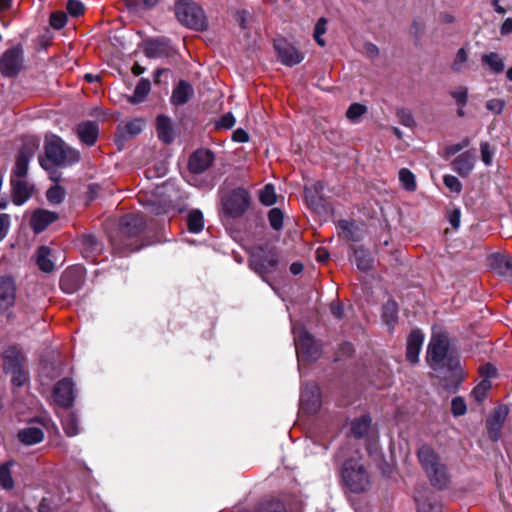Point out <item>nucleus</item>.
I'll use <instances>...</instances> for the list:
<instances>
[{"label": "nucleus", "mask_w": 512, "mask_h": 512, "mask_svg": "<svg viewBox=\"0 0 512 512\" xmlns=\"http://www.w3.org/2000/svg\"><path fill=\"white\" fill-rule=\"evenodd\" d=\"M69 162H48V161H45V162H40L41 166L45 169V170H51V179L54 181V182H58L60 180V176L57 175L56 173V170L58 169H62L64 167H66V165L68 164Z\"/></svg>", "instance_id": "8fccbe9b"}, {"label": "nucleus", "mask_w": 512, "mask_h": 512, "mask_svg": "<svg viewBox=\"0 0 512 512\" xmlns=\"http://www.w3.org/2000/svg\"><path fill=\"white\" fill-rule=\"evenodd\" d=\"M153 164L152 167H148L145 171V175L148 179H154L163 177L166 175L168 168L167 162H151Z\"/></svg>", "instance_id": "c03bdc74"}, {"label": "nucleus", "mask_w": 512, "mask_h": 512, "mask_svg": "<svg viewBox=\"0 0 512 512\" xmlns=\"http://www.w3.org/2000/svg\"><path fill=\"white\" fill-rule=\"evenodd\" d=\"M417 457L431 485L439 490L448 488L450 474L435 450L428 445H422L417 451Z\"/></svg>", "instance_id": "f257e3e1"}, {"label": "nucleus", "mask_w": 512, "mask_h": 512, "mask_svg": "<svg viewBox=\"0 0 512 512\" xmlns=\"http://www.w3.org/2000/svg\"><path fill=\"white\" fill-rule=\"evenodd\" d=\"M274 48L281 63L286 66L297 65L304 59L303 53L285 39L275 40Z\"/></svg>", "instance_id": "9b49d317"}, {"label": "nucleus", "mask_w": 512, "mask_h": 512, "mask_svg": "<svg viewBox=\"0 0 512 512\" xmlns=\"http://www.w3.org/2000/svg\"><path fill=\"white\" fill-rule=\"evenodd\" d=\"M396 116H397L399 122L406 127H412L415 124L413 115L407 109L397 110Z\"/></svg>", "instance_id": "680f3d73"}, {"label": "nucleus", "mask_w": 512, "mask_h": 512, "mask_svg": "<svg viewBox=\"0 0 512 512\" xmlns=\"http://www.w3.org/2000/svg\"><path fill=\"white\" fill-rule=\"evenodd\" d=\"M210 164L211 162H187V168L189 172L188 177L191 176L189 181H191L192 185L200 184L198 178L204 174L206 175L210 168Z\"/></svg>", "instance_id": "72a5a7b5"}, {"label": "nucleus", "mask_w": 512, "mask_h": 512, "mask_svg": "<svg viewBox=\"0 0 512 512\" xmlns=\"http://www.w3.org/2000/svg\"><path fill=\"white\" fill-rule=\"evenodd\" d=\"M12 198L15 205H22L30 199L34 186L26 179L11 178Z\"/></svg>", "instance_id": "dca6fc26"}, {"label": "nucleus", "mask_w": 512, "mask_h": 512, "mask_svg": "<svg viewBox=\"0 0 512 512\" xmlns=\"http://www.w3.org/2000/svg\"><path fill=\"white\" fill-rule=\"evenodd\" d=\"M492 383L488 379L482 381L472 390L471 397L478 403H481L487 396V392L491 389Z\"/></svg>", "instance_id": "37998d69"}, {"label": "nucleus", "mask_w": 512, "mask_h": 512, "mask_svg": "<svg viewBox=\"0 0 512 512\" xmlns=\"http://www.w3.org/2000/svg\"><path fill=\"white\" fill-rule=\"evenodd\" d=\"M454 170L462 177L467 176L473 170V162H453Z\"/></svg>", "instance_id": "774afa93"}, {"label": "nucleus", "mask_w": 512, "mask_h": 512, "mask_svg": "<svg viewBox=\"0 0 512 512\" xmlns=\"http://www.w3.org/2000/svg\"><path fill=\"white\" fill-rule=\"evenodd\" d=\"M489 268L499 276L512 278V258L494 254L488 259Z\"/></svg>", "instance_id": "aec40b11"}, {"label": "nucleus", "mask_w": 512, "mask_h": 512, "mask_svg": "<svg viewBox=\"0 0 512 512\" xmlns=\"http://www.w3.org/2000/svg\"><path fill=\"white\" fill-rule=\"evenodd\" d=\"M399 181L406 191L414 192L417 188L415 176L409 169L403 168L399 171Z\"/></svg>", "instance_id": "79ce46f5"}, {"label": "nucleus", "mask_w": 512, "mask_h": 512, "mask_svg": "<svg viewBox=\"0 0 512 512\" xmlns=\"http://www.w3.org/2000/svg\"><path fill=\"white\" fill-rule=\"evenodd\" d=\"M324 185L321 182H316L310 187H305V198L308 205L312 209H317L322 203L320 192L323 190Z\"/></svg>", "instance_id": "473e14b6"}, {"label": "nucleus", "mask_w": 512, "mask_h": 512, "mask_svg": "<svg viewBox=\"0 0 512 512\" xmlns=\"http://www.w3.org/2000/svg\"><path fill=\"white\" fill-rule=\"evenodd\" d=\"M15 301V285L10 277L0 278V312L7 310Z\"/></svg>", "instance_id": "5701e85b"}, {"label": "nucleus", "mask_w": 512, "mask_h": 512, "mask_svg": "<svg viewBox=\"0 0 512 512\" xmlns=\"http://www.w3.org/2000/svg\"><path fill=\"white\" fill-rule=\"evenodd\" d=\"M268 220L270 226L274 230H281L283 228L284 214L279 208H272L268 212Z\"/></svg>", "instance_id": "a18cd8bd"}, {"label": "nucleus", "mask_w": 512, "mask_h": 512, "mask_svg": "<svg viewBox=\"0 0 512 512\" xmlns=\"http://www.w3.org/2000/svg\"><path fill=\"white\" fill-rule=\"evenodd\" d=\"M338 228L340 235L348 241L357 242L361 238L360 229L354 221L340 220Z\"/></svg>", "instance_id": "7c9ffc66"}, {"label": "nucleus", "mask_w": 512, "mask_h": 512, "mask_svg": "<svg viewBox=\"0 0 512 512\" xmlns=\"http://www.w3.org/2000/svg\"><path fill=\"white\" fill-rule=\"evenodd\" d=\"M424 341V335L419 330H413L407 339L406 358L412 364L419 361V353Z\"/></svg>", "instance_id": "b1692460"}, {"label": "nucleus", "mask_w": 512, "mask_h": 512, "mask_svg": "<svg viewBox=\"0 0 512 512\" xmlns=\"http://www.w3.org/2000/svg\"><path fill=\"white\" fill-rule=\"evenodd\" d=\"M468 54L464 48H460L457 51L456 58L452 64V69L456 72H460L463 69V64L467 61Z\"/></svg>", "instance_id": "e2e57ef3"}, {"label": "nucleus", "mask_w": 512, "mask_h": 512, "mask_svg": "<svg viewBox=\"0 0 512 512\" xmlns=\"http://www.w3.org/2000/svg\"><path fill=\"white\" fill-rule=\"evenodd\" d=\"M367 112V107L360 103H353L346 111V117L351 121H356L360 116Z\"/></svg>", "instance_id": "09e8293b"}, {"label": "nucleus", "mask_w": 512, "mask_h": 512, "mask_svg": "<svg viewBox=\"0 0 512 512\" xmlns=\"http://www.w3.org/2000/svg\"><path fill=\"white\" fill-rule=\"evenodd\" d=\"M155 128L158 139L164 144H171L175 140L177 134L172 119L169 116L164 114L158 115Z\"/></svg>", "instance_id": "2eb2a0df"}, {"label": "nucleus", "mask_w": 512, "mask_h": 512, "mask_svg": "<svg viewBox=\"0 0 512 512\" xmlns=\"http://www.w3.org/2000/svg\"><path fill=\"white\" fill-rule=\"evenodd\" d=\"M449 348L448 337L445 334H433L427 351V361L433 368L443 363Z\"/></svg>", "instance_id": "1a4fd4ad"}, {"label": "nucleus", "mask_w": 512, "mask_h": 512, "mask_svg": "<svg viewBox=\"0 0 512 512\" xmlns=\"http://www.w3.org/2000/svg\"><path fill=\"white\" fill-rule=\"evenodd\" d=\"M301 409L307 413H315L321 405L319 388L315 384H306L300 395Z\"/></svg>", "instance_id": "ddd939ff"}, {"label": "nucleus", "mask_w": 512, "mask_h": 512, "mask_svg": "<svg viewBox=\"0 0 512 512\" xmlns=\"http://www.w3.org/2000/svg\"><path fill=\"white\" fill-rule=\"evenodd\" d=\"M342 478L346 486L353 493L364 492L370 486V479L366 469L356 460H348L344 463Z\"/></svg>", "instance_id": "20e7f679"}, {"label": "nucleus", "mask_w": 512, "mask_h": 512, "mask_svg": "<svg viewBox=\"0 0 512 512\" xmlns=\"http://www.w3.org/2000/svg\"><path fill=\"white\" fill-rule=\"evenodd\" d=\"M260 201L266 206H271L276 202L275 188L272 184H267L260 191Z\"/></svg>", "instance_id": "49530a36"}, {"label": "nucleus", "mask_w": 512, "mask_h": 512, "mask_svg": "<svg viewBox=\"0 0 512 512\" xmlns=\"http://www.w3.org/2000/svg\"><path fill=\"white\" fill-rule=\"evenodd\" d=\"M188 160H214V154L209 149H198L189 156Z\"/></svg>", "instance_id": "69168bd1"}, {"label": "nucleus", "mask_w": 512, "mask_h": 512, "mask_svg": "<svg viewBox=\"0 0 512 512\" xmlns=\"http://www.w3.org/2000/svg\"><path fill=\"white\" fill-rule=\"evenodd\" d=\"M370 424L371 418L368 415H363L352 422L351 433L354 437L361 438L368 432Z\"/></svg>", "instance_id": "4c0bfd02"}, {"label": "nucleus", "mask_w": 512, "mask_h": 512, "mask_svg": "<svg viewBox=\"0 0 512 512\" xmlns=\"http://www.w3.org/2000/svg\"><path fill=\"white\" fill-rule=\"evenodd\" d=\"M450 95L455 99L460 107H464L468 100V89L466 87H459L458 89L450 92Z\"/></svg>", "instance_id": "052dcab7"}, {"label": "nucleus", "mask_w": 512, "mask_h": 512, "mask_svg": "<svg viewBox=\"0 0 512 512\" xmlns=\"http://www.w3.org/2000/svg\"><path fill=\"white\" fill-rule=\"evenodd\" d=\"M62 426L68 437L76 436L79 433L78 419L73 413H68L62 420Z\"/></svg>", "instance_id": "a19ab883"}, {"label": "nucleus", "mask_w": 512, "mask_h": 512, "mask_svg": "<svg viewBox=\"0 0 512 512\" xmlns=\"http://www.w3.org/2000/svg\"><path fill=\"white\" fill-rule=\"evenodd\" d=\"M66 9L73 17H78L84 13L85 7L80 0H68Z\"/></svg>", "instance_id": "13d9d810"}, {"label": "nucleus", "mask_w": 512, "mask_h": 512, "mask_svg": "<svg viewBox=\"0 0 512 512\" xmlns=\"http://www.w3.org/2000/svg\"><path fill=\"white\" fill-rule=\"evenodd\" d=\"M508 415L506 406L497 407L487 420L488 434L491 440L497 441L500 437L502 426Z\"/></svg>", "instance_id": "f3484780"}, {"label": "nucleus", "mask_w": 512, "mask_h": 512, "mask_svg": "<svg viewBox=\"0 0 512 512\" xmlns=\"http://www.w3.org/2000/svg\"><path fill=\"white\" fill-rule=\"evenodd\" d=\"M194 95L192 85L186 80H180L173 88L170 102L174 106H182L186 104Z\"/></svg>", "instance_id": "412c9836"}, {"label": "nucleus", "mask_w": 512, "mask_h": 512, "mask_svg": "<svg viewBox=\"0 0 512 512\" xmlns=\"http://www.w3.org/2000/svg\"><path fill=\"white\" fill-rule=\"evenodd\" d=\"M24 52L21 44L7 49L0 57V73L5 77H15L23 67Z\"/></svg>", "instance_id": "0eeeda50"}, {"label": "nucleus", "mask_w": 512, "mask_h": 512, "mask_svg": "<svg viewBox=\"0 0 512 512\" xmlns=\"http://www.w3.org/2000/svg\"><path fill=\"white\" fill-rule=\"evenodd\" d=\"M64 195H65L64 190L58 185L51 187L50 189H48V191L46 193L47 200L51 204L61 203L64 199Z\"/></svg>", "instance_id": "3c124183"}, {"label": "nucleus", "mask_w": 512, "mask_h": 512, "mask_svg": "<svg viewBox=\"0 0 512 512\" xmlns=\"http://www.w3.org/2000/svg\"><path fill=\"white\" fill-rule=\"evenodd\" d=\"M188 229L192 233H199L204 227V217L200 210H192L187 217Z\"/></svg>", "instance_id": "ea45409f"}, {"label": "nucleus", "mask_w": 512, "mask_h": 512, "mask_svg": "<svg viewBox=\"0 0 512 512\" xmlns=\"http://www.w3.org/2000/svg\"><path fill=\"white\" fill-rule=\"evenodd\" d=\"M82 284V271L79 268L68 269L60 280V286L65 293L76 292Z\"/></svg>", "instance_id": "4be33fe9"}, {"label": "nucleus", "mask_w": 512, "mask_h": 512, "mask_svg": "<svg viewBox=\"0 0 512 512\" xmlns=\"http://www.w3.org/2000/svg\"><path fill=\"white\" fill-rule=\"evenodd\" d=\"M145 55L148 58H162L170 55L171 46L168 39L157 38L146 42Z\"/></svg>", "instance_id": "6ab92c4d"}, {"label": "nucleus", "mask_w": 512, "mask_h": 512, "mask_svg": "<svg viewBox=\"0 0 512 512\" xmlns=\"http://www.w3.org/2000/svg\"><path fill=\"white\" fill-rule=\"evenodd\" d=\"M123 226L126 228L133 226V228H135L134 233H138L139 231H141L142 228L144 229L145 222L138 215H129L124 218Z\"/></svg>", "instance_id": "864d4df0"}, {"label": "nucleus", "mask_w": 512, "mask_h": 512, "mask_svg": "<svg viewBox=\"0 0 512 512\" xmlns=\"http://www.w3.org/2000/svg\"><path fill=\"white\" fill-rule=\"evenodd\" d=\"M444 185L453 193L459 194L462 190V185L457 177L453 175H445L443 178Z\"/></svg>", "instance_id": "bf43d9fd"}, {"label": "nucleus", "mask_w": 512, "mask_h": 512, "mask_svg": "<svg viewBox=\"0 0 512 512\" xmlns=\"http://www.w3.org/2000/svg\"><path fill=\"white\" fill-rule=\"evenodd\" d=\"M354 257L356 261V265L359 270L361 271H368L372 266V258L370 256V253L362 248H355L354 249Z\"/></svg>", "instance_id": "58836bf2"}, {"label": "nucleus", "mask_w": 512, "mask_h": 512, "mask_svg": "<svg viewBox=\"0 0 512 512\" xmlns=\"http://www.w3.org/2000/svg\"><path fill=\"white\" fill-rule=\"evenodd\" d=\"M250 205L249 193L243 188H237L222 198V209L232 218L242 216Z\"/></svg>", "instance_id": "423d86ee"}, {"label": "nucleus", "mask_w": 512, "mask_h": 512, "mask_svg": "<svg viewBox=\"0 0 512 512\" xmlns=\"http://www.w3.org/2000/svg\"><path fill=\"white\" fill-rule=\"evenodd\" d=\"M326 25H327L326 18L321 17L317 21V23L315 25V29H314V39L317 42V44L322 47L325 46V41L322 39V35L326 33Z\"/></svg>", "instance_id": "603ef678"}, {"label": "nucleus", "mask_w": 512, "mask_h": 512, "mask_svg": "<svg viewBox=\"0 0 512 512\" xmlns=\"http://www.w3.org/2000/svg\"><path fill=\"white\" fill-rule=\"evenodd\" d=\"M179 197V191L172 184H165L162 187H157L155 192L151 195H139V201L145 206L148 212L160 215L176 207L173 198Z\"/></svg>", "instance_id": "f03ea898"}, {"label": "nucleus", "mask_w": 512, "mask_h": 512, "mask_svg": "<svg viewBox=\"0 0 512 512\" xmlns=\"http://www.w3.org/2000/svg\"><path fill=\"white\" fill-rule=\"evenodd\" d=\"M15 465L14 461H7L0 465V486L5 490H11L14 487L11 467Z\"/></svg>", "instance_id": "c9c22d12"}, {"label": "nucleus", "mask_w": 512, "mask_h": 512, "mask_svg": "<svg viewBox=\"0 0 512 512\" xmlns=\"http://www.w3.org/2000/svg\"><path fill=\"white\" fill-rule=\"evenodd\" d=\"M37 265L43 272L49 273L54 269V263L50 259V249L41 246L37 250Z\"/></svg>", "instance_id": "e433bc0d"}, {"label": "nucleus", "mask_w": 512, "mask_h": 512, "mask_svg": "<svg viewBox=\"0 0 512 512\" xmlns=\"http://www.w3.org/2000/svg\"><path fill=\"white\" fill-rule=\"evenodd\" d=\"M46 160H77L78 152L71 149L57 135H47L45 138Z\"/></svg>", "instance_id": "6e6552de"}, {"label": "nucleus", "mask_w": 512, "mask_h": 512, "mask_svg": "<svg viewBox=\"0 0 512 512\" xmlns=\"http://www.w3.org/2000/svg\"><path fill=\"white\" fill-rule=\"evenodd\" d=\"M123 3L129 13L140 16L153 10L159 0H123Z\"/></svg>", "instance_id": "cd10ccee"}, {"label": "nucleus", "mask_w": 512, "mask_h": 512, "mask_svg": "<svg viewBox=\"0 0 512 512\" xmlns=\"http://www.w3.org/2000/svg\"><path fill=\"white\" fill-rule=\"evenodd\" d=\"M76 132L81 142L91 146L96 142L98 138V124L93 121L82 122L78 124Z\"/></svg>", "instance_id": "a878e982"}, {"label": "nucleus", "mask_w": 512, "mask_h": 512, "mask_svg": "<svg viewBox=\"0 0 512 512\" xmlns=\"http://www.w3.org/2000/svg\"><path fill=\"white\" fill-rule=\"evenodd\" d=\"M44 422L41 420H32L28 425L20 429L17 433V439L25 446H32L41 443L44 440Z\"/></svg>", "instance_id": "9d476101"}, {"label": "nucleus", "mask_w": 512, "mask_h": 512, "mask_svg": "<svg viewBox=\"0 0 512 512\" xmlns=\"http://www.w3.org/2000/svg\"><path fill=\"white\" fill-rule=\"evenodd\" d=\"M67 23V15L62 11L53 12L50 16V25L54 29H62Z\"/></svg>", "instance_id": "6e6d98bb"}, {"label": "nucleus", "mask_w": 512, "mask_h": 512, "mask_svg": "<svg viewBox=\"0 0 512 512\" xmlns=\"http://www.w3.org/2000/svg\"><path fill=\"white\" fill-rule=\"evenodd\" d=\"M58 215L45 209H37L33 212L30 219V226L34 233L39 234L43 232L48 225L56 221Z\"/></svg>", "instance_id": "a211bd4d"}, {"label": "nucleus", "mask_w": 512, "mask_h": 512, "mask_svg": "<svg viewBox=\"0 0 512 512\" xmlns=\"http://www.w3.org/2000/svg\"><path fill=\"white\" fill-rule=\"evenodd\" d=\"M504 107L505 101L502 99H491L486 103V108L495 114H501Z\"/></svg>", "instance_id": "338daca9"}, {"label": "nucleus", "mask_w": 512, "mask_h": 512, "mask_svg": "<svg viewBox=\"0 0 512 512\" xmlns=\"http://www.w3.org/2000/svg\"><path fill=\"white\" fill-rule=\"evenodd\" d=\"M277 265V258L275 255H269L265 258L253 257L250 261L252 269L264 277L266 273L271 272Z\"/></svg>", "instance_id": "c756f323"}, {"label": "nucleus", "mask_w": 512, "mask_h": 512, "mask_svg": "<svg viewBox=\"0 0 512 512\" xmlns=\"http://www.w3.org/2000/svg\"><path fill=\"white\" fill-rule=\"evenodd\" d=\"M174 13L179 23L189 29L203 31L208 27L204 10L192 0H177Z\"/></svg>", "instance_id": "7ed1b4c3"}, {"label": "nucleus", "mask_w": 512, "mask_h": 512, "mask_svg": "<svg viewBox=\"0 0 512 512\" xmlns=\"http://www.w3.org/2000/svg\"><path fill=\"white\" fill-rule=\"evenodd\" d=\"M415 500L417 512H442V504L432 493L417 496Z\"/></svg>", "instance_id": "c85d7f7f"}, {"label": "nucleus", "mask_w": 512, "mask_h": 512, "mask_svg": "<svg viewBox=\"0 0 512 512\" xmlns=\"http://www.w3.org/2000/svg\"><path fill=\"white\" fill-rule=\"evenodd\" d=\"M39 139L33 135H24L21 137V145L18 149L16 160H30L38 150Z\"/></svg>", "instance_id": "bb28decb"}, {"label": "nucleus", "mask_w": 512, "mask_h": 512, "mask_svg": "<svg viewBox=\"0 0 512 512\" xmlns=\"http://www.w3.org/2000/svg\"><path fill=\"white\" fill-rule=\"evenodd\" d=\"M469 145V140L467 138L463 139L460 143L449 145L445 148L444 153L441 155L442 157H452L464 148Z\"/></svg>", "instance_id": "4d7b16f0"}, {"label": "nucleus", "mask_w": 512, "mask_h": 512, "mask_svg": "<svg viewBox=\"0 0 512 512\" xmlns=\"http://www.w3.org/2000/svg\"><path fill=\"white\" fill-rule=\"evenodd\" d=\"M4 369L12 375V383L15 386H22L26 382L27 377L23 370L22 357L19 353H16L14 357H5Z\"/></svg>", "instance_id": "4468645a"}, {"label": "nucleus", "mask_w": 512, "mask_h": 512, "mask_svg": "<svg viewBox=\"0 0 512 512\" xmlns=\"http://www.w3.org/2000/svg\"><path fill=\"white\" fill-rule=\"evenodd\" d=\"M28 173V162H16L12 170L11 178L25 179Z\"/></svg>", "instance_id": "0e129e2a"}, {"label": "nucleus", "mask_w": 512, "mask_h": 512, "mask_svg": "<svg viewBox=\"0 0 512 512\" xmlns=\"http://www.w3.org/2000/svg\"><path fill=\"white\" fill-rule=\"evenodd\" d=\"M151 84L148 79L142 78L135 87L133 94L128 98L131 104L141 103L148 95Z\"/></svg>", "instance_id": "f704fd0d"}, {"label": "nucleus", "mask_w": 512, "mask_h": 512, "mask_svg": "<svg viewBox=\"0 0 512 512\" xmlns=\"http://www.w3.org/2000/svg\"><path fill=\"white\" fill-rule=\"evenodd\" d=\"M466 402L462 397H455L451 402V412L455 417L462 416L466 413Z\"/></svg>", "instance_id": "5fc2aeb1"}, {"label": "nucleus", "mask_w": 512, "mask_h": 512, "mask_svg": "<svg viewBox=\"0 0 512 512\" xmlns=\"http://www.w3.org/2000/svg\"><path fill=\"white\" fill-rule=\"evenodd\" d=\"M53 396L59 406L65 408L72 406L75 400L73 381L69 378L58 381L54 386Z\"/></svg>", "instance_id": "f8f14e48"}, {"label": "nucleus", "mask_w": 512, "mask_h": 512, "mask_svg": "<svg viewBox=\"0 0 512 512\" xmlns=\"http://www.w3.org/2000/svg\"><path fill=\"white\" fill-rule=\"evenodd\" d=\"M482 64L487 66L494 74H500L505 69L503 58L496 52L484 54L481 57Z\"/></svg>", "instance_id": "2f4dec72"}, {"label": "nucleus", "mask_w": 512, "mask_h": 512, "mask_svg": "<svg viewBox=\"0 0 512 512\" xmlns=\"http://www.w3.org/2000/svg\"><path fill=\"white\" fill-rule=\"evenodd\" d=\"M145 126V121L142 118H135L128 121L124 125H119L116 132L117 139L126 141L130 138L139 135Z\"/></svg>", "instance_id": "393cba45"}, {"label": "nucleus", "mask_w": 512, "mask_h": 512, "mask_svg": "<svg viewBox=\"0 0 512 512\" xmlns=\"http://www.w3.org/2000/svg\"><path fill=\"white\" fill-rule=\"evenodd\" d=\"M293 334L298 359L316 361L321 354L320 345L304 328L293 327Z\"/></svg>", "instance_id": "39448f33"}, {"label": "nucleus", "mask_w": 512, "mask_h": 512, "mask_svg": "<svg viewBox=\"0 0 512 512\" xmlns=\"http://www.w3.org/2000/svg\"><path fill=\"white\" fill-rule=\"evenodd\" d=\"M397 304L395 301H388L383 307V318L388 325L396 320L397 317Z\"/></svg>", "instance_id": "de8ad7c7"}]
</instances>
